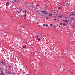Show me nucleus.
<instances>
[{
	"instance_id": "f257e3e1",
	"label": "nucleus",
	"mask_w": 75,
	"mask_h": 75,
	"mask_svg": "<svg viewBox=\"0 0 75 75\" xmlns=\"http://www.w3.org/2000/svg\"><path fill=\"white\" fill-rule=\"evenodd\" d=\"M38 12L41 16H43L44 17H45L47 19H48V14L47 13V11H38Z\"/></svg>"
},
{
	"instance_id": "f03ea898",
	"label": "nucleus",
	"mask_w": 75,
	"mask_h": 75,
	"mask_svg": "<svg viewBox=\"0 0 75 75\" xmlns=\"http://www.w3.org/2000/svg\"><path fill=\"white\" fill-rule=\"evenodd\" d=\"M22 13H23L25 14L26 15V14H28L29 15L30 14V12L28 10H26L25 11L23 10L22 11Z\"/></svg>"
},
{
	"instance_id": "7ed1b4c3",
	"label": "nucleus",
	"mask_w": 75,
	"mask_h": 75,
	"mask_svg": "<svg viewBox=\"0 0 75 75\" xmlns=\"http://www.w3.org/2000/svg\"><path fill=\"white\" fill-rule=\"evenodd\" d=\"M18 4L19 5H20L21 6V5H22V6H25V5L24 4H25V3L23 1H21V2H18Z\"/></svg>"
},
{
	"instance_id": "20e7f679",
	"label": "nucleus",
	"mask_w": 75,
	"mask_h": 75,
	"mask_svg": "<svg viewBox=\"0 0 75 75\" xmlns=\"http://www.w3.org/2000/svg\"><path fill=\"white\" fill-rule=\"evenodd\" d=\"M30 4L29 3H28L27 2H26V3H25V5H24V6H25V5L26 6H28V7L30 6Z\"/></svg>"
},
{
	"instance_id": "39448f33",
	"label": "nucleus",
	"mask_w": 75,
	"mask_h": 75,
	"mask_svg": "<svg viewBox=\"0 0 75 75\" xmlns=\"http://www.w3.org/2000/svg\"><path fill=\"white\" fill-rule=\"evenodd\" d=\"M25 16H26V15L25 14V15H24V16L23 17V18H24V19H25L26 18V17H25Z\"/></svg>"
},
{
	"instance_id": "423d86ee",
	"label": "nucleus",
	"mask_w": 75,
	"mask_h": 75,
	"mask_svg": "<svg viewBox=\"0 0 75 75\" xmlns=\"http://www.w3.org/2000/svg\"><path fill=\"white\" fill-rule=\"evenodd\" d=\"M36 6H40V4H39V3H37L36 4Z\"/></svg>"
},
{
	"instance_id": "0eeeda50",
	"label": "nucleus",
	"mask_w": 75,
	"mask_h": 75,
	"mask_svg": "<svg viewBox=\"0 0 75 75\" xmlns=\"http://www.w3.org/2000/svg\"><path fill=\"white\" fill-rule=\"evenodd\" d=\"M59 8V9H62V7H60V6H58L57 8Z\"/></svg>"
},
{
	"instance_id": "6e6552de",
	"label": "nucleus",
	"mask_w": 75,
	"mask_h": 75,
	"mask_svg": "<svg viewBox=\"0 0 75 75\" xmlns=\"http://www.w3.org/2000/svg\"><path fill=\"white\" fill-rule=\"evenodd\" d=\"M1 64H3V65H5V63L4 62H1Z\"/></svg>"
},
{
	"instance_id": "1a4fd4ad",
	"label": "nucleus",
	"mask_w": 75,
	"mask_h": 75,
	"mask_svg": "<svg viewBox=\"0 0 75 75\" xmlns=\"http://www.w3.org/2000/svg\"><path fill=\"white\" fill-rule=\"evenodd\" d=\"M75 14V11H74L73 13H72V15H73V16H74Z\"/></svg>"
},
{
	"instance_id": "9d476101",
	"label": "nucleus",
	"mask_w": 75,
	"mask_h": 75,
	"mask_svg": "<svg viewBox=\"0 0 75 75\" xmlns=\"http://www.w3.org/2000/svg\"><path fill=\"white\" fill-rule=\"evenodd\" d=\"M6 6H8L9 5V3H8L7 2V3L6 4Z\"/></svg>"
},
{
	"instance_id": "9b49d317",
	"label": "nucleus",
	"mask_w": 75,
	"mask_h": 75,
	"mask_svg": "<svg viewBox=\"0 0 75 75\" xmlns=\"http://www.w3.org/2000/svg\"><path fill=\"white\" fill-rule=\"evenodd\" d=\"M70 21H68L66 20V23H69Z\"/></svg>"
},
{
	"instance_id": "f8f14e48",
	"label": "nucleus",
	"mask_w": 75,
	"mask_h": 75,
	"mask_svg": "<svg viewBox=\"0 0 75 75\" xmlns=\"http://www.w3.org/2000/svg\"><path fill=\"white\" fill-rule=\"evenodd\" d=\"M37 35L38 36V37H41V35L39 34H38Z\"/></svg>"
},
{
	"instance_id": "ddd939ff",
	"label": "nucleus",
	"mask_w": 75,
	"mask_h": 75,
	"mask_svg": "<svg viewBox=\"0 0 75 75\" xmlns=\"http://www.w3.org/2000/svg\"><path fill=\"white\" fill-rule=\"evenodd\" d=\"M66 5L67 6H69V3H67L66 4Z\"/></svg>"
},
{
	"instance_id": "4468645a",
	"label": "nucleus",
	"mask_w": 75,
	"mask_h": 75,
	"mask_svg": "<svg viewBox=\"0 0 75 75\" xmlns=\"http://www.w3.org/2000/svg\"><path fill=\"white\" fill-rule=\"evenodd\" d=\"M44 25L46 27H48V25L47 24L45 23L44 24Z\"/></svg>"
},
{
	"instance_id": "2eb2a0df",
	"label": "nucleus",
	"mask_w": 75,
	"mask_h": 75,
	"mask_svg": "<svg viewBox=\"0 0 75 75\" xmlns=\"http://www.w3.org/2000/svg\"><path fill=\"white\" fill-rule=\"evenodd\" d=\"M0 71H1V73L2 74L3 73V71H4V70H1H1Z\"/></svg>"
},
{
	"instance_id": "dca6fc26",
	"label": "nucleus",
	"mask_w": 75,
	"mask_h": 75,
	"mask_svg": "<svg viewBox=\"0 0 75 75\" xmlns=\"http://www.w3.org/2000/svg\"><path fill=\"white\" fill-rule=\"evenodd\" d=\"M63 25H64V26H65V25H67L68 24H66L65 23H63Z\"/></svg>"
},
{
	"instance_id": "f3484780",
	"label": "nucleus",
	"mask_w": 75,
	"mask_h": 75,
	"mask_svg": "<svg viewBox=\"0 0 75 75\" xmlns=\"http://www.w3.org/2000/svg\"><path fill=\"white\" fill-rule=\"evenodd\" d=\"M49 16H52V15L51 13H50V14H49Z\"/></svg>"
},
{
	"instance_id": "a211bd4d",
	"label": "nucleus",
	"mask_w": 75,
	"mask_h": 75,
	"mask_svg": "<svg viewBox=\"0 0 75 75\" xmlns=\"http://www.w3.org/2000/svg\"><path fill=\"white\" fill-rule=\"evenodd\" d=\"M30 6V7H31V8H34V6Z\"/></svg>"
},
{
	"instance_id": "6ab92c4d",
	"label": "nucleus",
	"mask_w": 75,
	"mask_h": 75,
	"mask_svg": "<svg viewBox=\"0 0 75 75\" xmlns=\"http://www.w3.org/2000/svg\"><path fill=\"white\" fill-rule=\"evenodd\" d=\"M21 10H20V11H17V12H18V13H20V12H21Z\"/></svg>"
},
{
	"instance_id": "aec40b11",
	"label": "nucleus",
	"mask_w": 75,
	"mask_h": 75,
	"mask_svg": "<svg viewBox=\"0 0 75 75\" xmlns=\"http://www.w3.org/2000/svg\"><path fill=\"white\" fill-rule=\"evenodd\" d=\"M52 27H54V28H56V26H54V25H53V26H52Z\"/></svg>"
},
{
	"instance_id": "412c9836",
	"label": "nucleus",
	"mask_w": 75,
	"mask_h": 75,
	"mask_svg": "<svg viewBox=\"0 0 75 75\" xmlns=\"http://www.w3.org/2000/svg\"><path fill=\"white\" fill-rule=\"evenodd\" d=\"M38 41H40V39H39V38H38Z\"/></svg>"
},
{
	"instance_id": "4be33fe9",
	"label": "nucleus",
	"mask_w": 75,
	"mask_h": 75,
	"mask_svg": "<svg viewBox=\"0 0 75 75\" xmlns=\"http://www.w3.org/2000/svg\"><path fill=\"white\" fill-rule=\"evenodd\" d=\"M23 48H26V46H23Z\"/></svg>"
},
{
	"instance_id": "5701e85b",
	"label": "nucleus",
	"mask_w": 75,
	"mask_h": 75,
	"mask_svg": "<svg viewBox=\"0 0 75 75\" xmlns=\"http://www.w3.org/2000/svg\"><path fill=\"white\" fill-rule=\"evenodd\" d=\"M63 21H64V22H66V20H64Z\"/></svg>"
},
{
	"instance_id": "b1692460",
	"label": "nucleus",
	"mask_w": 75,
	"mask_h": 75,
	"mask_svg": "<svg viewBox=\"0 0 75 75\" xmlns=\"http://www.w3.org/2000/svg\"><path fill=\"white\" fill-rule=\"evenodd\" d=\"M74 18H71V20H74Z\"/></svg>"
},
{
	"instance_id": "393cba45",
	"label": "nucleus",
	"mask_w": 75,
	"mask_h": 75,
	"mask_svg": "<svg viewBox=\"0 0 75 75\" xmlns=\"http://www.w3.org/2000/svg\"><path fill=\"white\" fill-rule=\"evenodd\" d=\"M60 25H62V24H63L60 23Z\"/></svg>"
},
{
	"instance_id": "a878e982",
	"label": "nucleus",
	"mask_w": 75,
	"mask_h": 75,
	"mask_svg": "<svg viewBox=\"0 0 75 75\" xmlns=\"http://www.w3.org/2000/svg\"><path fill=\"white\" fill-rule=\"evenodd\" d=\"M12 66H10L9 67V68H11V67Z\"/></svg>"
},
{
	"instance_id": "bb28decb",
	"label": "nucleus",
	"mask_w": 75,
	"mask_h": 75,
	"mask_svg": "<svg viewBox=\"0 0 75 75\" xmlns=\"http://www.w3.org/2000/svg\"><path fill=\"white\" fill-rule=\"evenodd\" d=\"M13 1H14V2L17 1L16 0H13Z\"/></svg>"
},
{
	"instance_id": "cd10ccee",
	"label": "nucleus",
	"mask_w": 75,
	"mask_h": 75,
	"mask_svg": "<svg viewBox=\"0 0 75 75\" xmlns=\"http://www.w3.org/2000/svg\"><path fill=\"white\" fill-rule=\"evenodd\" d=\"M36 37H37V38H38V36H36Z\"/></svg>"
},
{
	"instance_id": "c85d7f7f",
	"label": "nucleus",
	"mask_w": 75,
	"mask_h": 75,
	"mask_svg": "<svg viewBox=\"0 0 75 75\" xmlns=\"http://www.w3.org/2000/svg\"><path fill=\"white\" fill-rule=\"evenodd\" d=\"M2 74H4L2 73V74H0V75H1Z\"/></svg>"
},
{
	"instance_id": "c756f323",
	"label": "nucleus",
	"mask_w": 75,
	"mask_h": 75,
	"mask_svg": "<svg viewBox=\"0 0 75 75\" xmlns=\"http://www.w3.org/2000/svg\"><path fill=\"white\" fill-rule=\"evenodd\" d=\"M50 25H51V26H52V24H50Z\"/></svg>"
},
{
	"instance_id": "7c9ffc66",
	"label": "nucleus",
	"mask_w": 75,
	"mask_h": 75,
	"mask_svg": "<svg viewBox=\"0 0 75 75\" xmlns=\"http://www.w3.org/2000/svg\"><path fill=\"white\" fill-rule=\"evenodd\" d=\"M1 61H0V64H1Z\"/></svg>"
},
{
	"instance_id": "2f4dec72",
	"label": "nucleus",
	"mask_w": 75,
	"mask_h": 75,
	"mask_svg": "<svg viewBox=\"0 0 75 75\" xmlns=\"http://www.w3.org/2000/svg\"><path fill=\"white\" fill-rule=\"evenodd\" d=\"M54 20H57V19H54Z\"/></svg>"
},
{
	"instance_id": "473e14b6",
	"label": "nucleus",
	"mask_w": 75,
	"mask_h": 75,
	"mask_svg": "<svg viewBox=\"0 0 75 75\" xmlns=\"http://www.w3.org/2000/svg\"><path fill=\"white\" fill-rule=\"evenodd\" d=\"M1 10H0V12H1Z\"/></svg>"
},
{
	"instance_id": "72a5a7b5",
	"label": "nucleus",
	"mask_w": 75,
	"mask_h": 75,
	"mask_svg": "<svg viewBox=\"0 0 75 75\" xmlns=\"http://www.w3.org/2000/svg\"><path fill=\"white\" fill-rule=\"evenodd\" d=\"M26 75H29V74H26Z\"/></svg>"
},
{
	"instance_id": "f704fd0d",
	"label": "nucleus",
	"mask_w": 75,
	"mask_h": 75,
	"mask_svg": "<svg viewBox=\"0 0 75 75\" xmlns=\"http://www.w3.org/2000/svg\"><path fill=\"white\" fill-rule=\"evenodd\" d=\"M1 70V68H0V71Z\"/></svg>"
},
{
	"instance_id": "c9c22d12",
	"label": "nucleus",
	"mask_w": 75,
	"mask_h": 75,
	"mask_svg": "<svg viewBox=\"0 0 75 75\" xmlns=\"http://www.w3.org/2000/svg\"><path fill=\"white\" fill-rule=\"evenodd\" d=\"M74 16H75V14H74Z\"/></svg>"
},
{
	"instance_id": "e433bc0d",
	"label": "nucleus",
	"mask_w": 75,
	"mask_h": 75,
	"mask_svg": "<svg viewBox=\"0 0 75 75\" xmlns=\"http://www.w3.org/2000/svg\"><path fill=\"white\" fill-rule=\"evenodd\" d=\"M75 10V9H74V10Z\"/></svg>"
},
{
	"instance_id": "4c0bfd02",
	"label": "nucleus",
	"mask_w": 75,
	"mask_h": 75,
	"mask_svg": "<svg viewBox=\"0 0 75 75\" xmlns=\"http://www.w3.org/2000/svg\"><path fill=\"white\" fill-rule=\"evenodd\" d=\"M3 1H4V0H3Z\"/></svg>"
}]
</instances>
